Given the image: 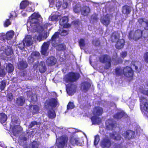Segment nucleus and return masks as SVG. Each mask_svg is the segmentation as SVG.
<instances>
[{"label":"nucleus","mask_w":148,"mask_h":148,"mask_svg":"<svg viewBox=\"0 0 148 148\" xmlns=\"http://www.w3.org/2000/svg\"><path fill=\"white\" fill-rule=\"evenodd\" d=\"M13 98V96L11 93H9L8 94L7 100L8 101H11Z\"/></svg>","instance_id":"4d7b16f0"},{"label":"nucleus","mask_w":148,"mask_h":148,"mask_svg":"<svg viewBox=\"0 0 148 148\" xmlns=\"http://www.w3.org/2000/svg\"><path fill=\"white\" fill-rule=\"evenodd\" d=\"M5 34L4 33H0V39H2L4 40L5 38Z\"/></svg>","instance_id":"69168bd1"},{"label":"nucleus","mask_w":148,"mask_h":148,"mask_svg":"<svg viewBox=\"0 0 148 148\" xmlns=\"http://www.w3.org/2000/svg\"><path fill=\"white\" fill-rule=\"evenodd\" d=\"M68 18L67 17L64 16L62 18L60 19L59 21V23L61 25L63 26L66 23H67L68 22Z\"/></svg>","instance_id":"c9c22d12"},{"label":"nucleus","mask_w":148,"mask_h":148,"mask_svg":"<svg viewBox=\"0 0 148 148\" xmlns=\"http://www.w3.org/2000/svg\"><path fill=\"white\" fill-rule=\"evenodd\" d=\"M90 9L89 7L87 6H84L81 8V14L84 16L88 15L90 12Z\"/></svg>","instance_id":"bb28decb"},{"label":"nucleus","mask_w":148,"mask_h":148,"mask_svg":"<svg viewBox=\"0 0 148 148\" xmlns=\"http://www.w3.org/2000/svg\"><path fill=\"white\" fill-rule=\"evenodd\" d=\"M90 86V84L87 82H83L81 84V87L85 93L87 92Z\"/></svg>","instance_id":"4be33fe9"},{"label":"nucleus","mask_w":148,"mask_h":148,"mask_svg":"<svg viewBox=\"0 0 148 148\" xmlns=\"http://www.w3.org/2000/svg\"><path fill=\"white\" fill-rule=\"evenodd\" d=\"M14 35V32L13 30H10L8 32L5 34V38L7 40L11 39Z\"/></svg>","instance_id":"2f4dec72"},{"label":"nucleus","mask_w":148,"mask_h":148,"mask_svg":"<svg viewBox=\"0 0 148 148\" xmlns=\"http://www.w3.org/2000/svg\"><path fill=\"white\" fill-rule=\"evenodd\" d=\"M38 148V144L37 141H34L32 143V148Z\"/></svg>","instance_id":"13d9d810"},{"label":"nucleus","mask_w":148,"mask_h":148,"mask_svg":"<svg viewBox=\"0 0 148 148\" xmlns=\"http://www.w3.org/2000/svg\"><path fill=\"white\" fill-rule=\"evenodd\" d=\"M7 119V116L4 113H0V122L3 123L5 122Z\"/></svg>","instance_id":"72a5a7b5"},{"label":"nucleus","mask_w":148,"mask_h":148,"mask_svg":"<svg viewBox=\"0 0 148 148\" xmlns=\"http://www.w3.org/2000/svg\"><path fill=\"white\" fill-rule=\"evenodd\" d=\"M74 107L73 103L71 102H69L67 106V109L68 110L72 109Z\"/></svg>","instance_id":"3c124183"},{"label":"nucleus","mask_w":148,"mask_h":148,"mask_svg":"<svg viewBox=\"0 0 148 148\" xmlns=\"http://www.w3.org/2000/svg\"><path fill=\"white\" fill-rule=\"evenodd\" d=\"M81 8L80 6H78L77 5H75L73 7V11L75 13H78L79 11H81Z\"/></svg>","instance_id":"a18cd8bd"},{"label":"nucleus","mask_w":148,"mask_h":148,"mask_svg":"<svg viewBox=\"0 0 148 148\" xmlns=\"http://www.w3.org/2000/svg\"><path fill=\"white\" fill-rule=\"evenodd\" d=\"M39 70L41 73H43L46 71V68L45 66H43V65H42L39 67Z\"/></svg>","instance_id":"8fccbe9b"},{"label":"nucleus","mask_w":148,"mask_h":148,"mask_svg":"<svg viewBox=\"0 0 148 148\" xmlns=\"http://www.w3.org/2000/svg\"><path fill=\"white\" fill-rule=\"evenodd\" d=\"M113 116L114 119L117 120L121 119L123 117L124 118L128 117L127 114L123 111L117 112Z\"/></svg>","instance_id":"2eb2a0df"},{"label":"nucleus","mask_w":148,"mask_h":148,"mask_svg":"<svg viewBox=\"0 0 148 148\" xmlns=\"http://www.w3.org/2000/svg\"><path fill=\"white\" fill-rule=\"evenodd\" d=\"M100 21L103 25L107 27L110 23V18L108 14H106L103 17H101Z\"/></svg>","instance_id":"4468645a"},{"label":"nucleus","mask_w":148,"mask_h":148,"mask_svg":"<svg viewBox=\"0 0 148 148\" xmlns=\"http://www.w3.org/2000/svg\"><path fill=\"white\" fill-rule=\"evenodd\" d=\"M144 18H139L138 20V22L139 23L140 26L143 27L145 29L148 30V21L147 20L144 21Z\"/></svg>","instance_id":"f3484780"},{"label":"nucleus","mask_w":148,"mask_h":148,"mask_svg":"<svg viewBox=\"0 0 148 148\" xmlns=\"http://www.w3.org/2000/svg\"><path fill=\"white\" fill-rule=\"evenodd\" d=\"M70 142L71 144L73 146L75 145H78L80 143L77 138L74 136L71 137Z\"/></svg>","instance_id":"7c9ffc66"},{"label":"nucleus","mask_w":148,"mask_h":148,"mask_svg":"<svg viewBox=\"0 0 148 148\" xmlns=\"http://www.w3.org/2000/svg\"><path fill=\"white\" fill-rule=\"evenodd\" d=\"M33 57L36 60L39 58L40 57V54L38 52L36 51H33L30 55Z\"/></svg>","instance_id":"4c0bfd02"},{"label":"nucleus","mask_w":148,"mask_h":148,"mask_svg":"<svg viewBox=\"0 0 148 148\" xmlns=\"http://www.w3.org/2000/svg\"><path fill=\"white\" fill-rule=\"evenodd\" d=\"M123 145L122 143H114L113 145V148H123Z\"/></svg>","instance_id":"49530a36"},{"label":"nucleus","mask_w":148,"mask_h":148,"mask_svg":"<svg viewBox=\"0 0 148 148\" xmlns=\"http://www.w3.org/2000/svg\"><path fill=\"white\" fill-rule=\"evenodd\" d=\"M17 15L15 12H12L10 13V16H9L10 18L13 17H16L17 16Z\"/></svg>","instance_id":"680f3d73"},{"label":"nucleus","mask_w":148,"mask_h":148,"mask_svg":"<svg viewBox=\"0 0 148 148\" xmlns=\"http://www.w3.org/2000/svg\"><path fill=\"white\" fill-rule=\"evenodd\" d=\"M123 60H122L121 58H118V60H117V61L114 64L116 65L119 64V63H123Z\"/></svg>","instance_id":"e2e57ef3"},{"label":"nucleus","mask_w":148,"mask_h":148,"mask_svg":"<svg viewBox=\"0 0 148 148\" xmlns=\"http://www.w3.org/2000/svg\"><path fill=\"white\" fill-rule=\"evenodd\" d=\"M92 124L94 125H99L101 123V119L96 116H93L90 118Z\"/></svg>","instance_id":"412c9836"},{"label":"nucleus","mask_w":148,"mask_h":148,"mask_svg":"<svg viewBox=\"0 0 148 148\" xmlns=\"http://www.w3.org/2000/svg\"><path fill=\"white\" fill-rule=\"evenodd\" d=\"M40 17V15L38 13H34L31 15L29 18L30 24L32 26H37L39 23L38 19Z\"/></svg>","instance_id":"423d86ee"},{"label":"nucleus","mask_w":148,"mask_h":148,"mask_svg":"<svg viewBox=\"0 0 148 148\" xmlns=\"http://www.w3.org/2000/svg\"><path fill=\"white\" fill-rule=\"evenodd\" d=\"M30 107L31 112L33 115L37 114L38 113L39 108L38 106L36 105H31Z\"/></svg>","instance_id":"cd10ccee"},{"label":"nucleus","mask_w":148,"mask_h":148,"mask_svg":"<svg viewBox=\"0 0 148 148\" xmlns=\"http://www.w3.org/2000/svg\"><path fill=\"white\" fill-rule=\"evenodd\" d=\"M11 24V22L10 21L9 19H7L5 21L3 26L5 27H7Z\"/></svg>","instance_id":"de8ad7c7"},{"label":"nucleus","mask_w":148,"mask_h":148,"mask_svg":"<svg viewBox=\"0 0 148 148\" xmlns=\"http://www.w3.org/2000/svg\"><path fill=\"white\" fill-rule=\"evenodd\" d=\"M60 33L58 32H55L52 36L51 39L47 42H44L41 47V52L42 55H45L47 53L50 42L52 46L56 47V49L58 51H64L66 50V45L63 44H58L56 39L59 38Z\"/></svg>","instance_id":"f257e3e1"},{"label":"nucleus","mask_w":148,"mask_h":148,"mask_svg":"<svg viewBox=\"0 0 148 148\" xmlns=\"http://www.w3.org/2000/svg\"><path fill=\"white\" fill-rule=\"evenodd\" d=\"M56 62V59L54 57L51 56L48 58L46 60V62L47 65L51 66L55 65Z\"/></svg>","instance_id":"b1692460"},{"label":"nucleus","mask_w":148,"mask_h":148,"mask_svg":"<svg viewBox=\"0 0 148 148\" xmlns=\"http://www.w3.org/2000/svg\"><path fill=\"white\" fill-rule=\"evenodd\" d=\"M140 103L143 105V110L148 112V101L147 99L143 97H141L140 99Z\"/></svg>","instance_id":"a211bd4d"},{"label":"nucleus","mask_w":148,"mask_h":148,"mask_svg":"<svg viewBox=\"0 0 148 148\" xmlns=\"http://www.w3.org/2000/svg\"><path fill=\"white\" fill-rule=\"evenodd\" d=\"M110 138L115 141H119L122 138L121 134L115 131L109 133Z\"/></svg>","instance_id":"f8f14e48"},{"label":"nucleus","mask_w":148,"mask_h":148,"mask_svg":"<svg viewBox=\"0 0 148 148\" xmlns=\"http://www.w3.org/2000/svg\"><path fill=\"white\" fill-rule=\"evenodd\" d=\"M4 52L5 54L7 56H10L12 54L13 51L11 48L7 47L5 49Z\"/></svg>","instance_id":"e433bc0d"},{"label":"nucleus","mask_w":148,"mask_h":148,"mask_svg":"<svg viewBox=\"0 0 148 148\" xmlns=\"http://www.w3.org/2000/svg\"><path fill=\"white\" fill-rule=\"evenodd\" d=\"M127 52L126 51H122L120 53V56L123 58H124L127 56Z\"/></svg>","instance_id":"bf43d9fd"},{"label":"nucleus","mask_w":148,"mask_h":148,"mask_svg":"<svg viewBox=\"0 0 148 148\" xmlns=\"http://www.w3.org/2000/svg\"><path fill=\"white\" fill-rule=\"evenodd\" d=\"M20 140L23 141H26L27 140V138L25 136H23L20 138Z\"/></svg>","instance_id":"774afa93"},{"label":"nucleus","mask_w":148,"mask_h":148,"mask_svg":"<svg viewBox=\"0 0 148 148\" xmlns=\"http://www.w3.org/2000/svg\"><path fill=\"white\" fill-rule=\"evenodd\" d=\"M6 85V83L4 81L2 80L0 81V90L1 91L4 90Z\"/></svg>","instance_id":"79ce46f5"},{"label":"nucleus","mask_w":148,"mask_h":148,"mask_svg":"<svg viewBox=\"0 0 148 148\" xmlns=\"http://www.w3.org/2000/svg\"><path fill=\"white\" fill-rule=\"evenodd\" d=\"M99 60L101 63H106L104 67L105 69H108L111 67L112 59L108 55L103 54L100 56L99 57Z\"/></svg>","instance_id":"f03ea898"},{"label":"nucleus","mask_w":148,"mask_h":148,"mask_svg":"<svg viewBox=\"0 0 148 148\" xmlns=\"http://www.w3.org/2000/svg\"><path fill=\"white\" fill-rule=\"evenodd\" d=\"M92 43L96 46H99L100 45V41L98 39H95L92 41Z\"/></svg>","instance_id":"09e8293b"},{"label":"nucleus","mask_w":148,"mask_h":148,"mask_svg":"<svg viewBox=\"0 0 148 148\" xmlns=\"http://www.w3.org/2000/svg\"><path fill=\"white\" fill-rule=\"evenodd\" d=\"M47 115L48 117L51 119L55 118L56 116L55 111L51 109L49 110L48 111Z\"/></svg>","instance_id":"473e14b6"},{"label":"nucleus","mask_w":148,"mask_h":148,"mask_svg":"<svg viewBox=\"0 0 148 148\" xmlns=\"http://www.w3.org/2000/svg\"><path fill=\"white\" fill-rule=\"evenodd\" d=\"M120 35L116 32L115 31L112 33L110 37V40L112 42H116L119 39Z\"/></svg>","instance_id":"393cba45"},{"label":"nucleus","mask_w":148,"mask_h":148,"mask_svg":"<svg viewBox=\"0 0 148 148\" xmlns=\"http://www.w3.org/2000/svg\"><path fill=\"white\" fill-rule=\"evenodd\" d=\"M61 141L57 144L58 148H63L67 142L68 138L66 136H62L60 138Z\"/></svg>","instance_id":"ddd939ff"},{"label":"nucleus","mask_w":148,"mask_h":148,"mask_svg":"<svg viewBox=\"0 0 148 148\" xmlns=\"http://www.w3.org/2000/svg\"><path fill=\"white\" fill-rule=\"evenodd\" d=\"M79 45L81 49H84L85 45V41L84 39L81 38L78 42Z\"/></svg>","instance_id":"ea45409f"},{"label":"nucleus","mask_w":148,"mask_h":148,"mask_svg":"<svg viewBox=\"0 0 148 148\" xmlns=\"http://www.w3.org/2000/svg\"><path fill=\"white\" fill-rule=\"evenodd\" d=\"M60 33L59 35H60L61 36H65L68 34V31L65 30H63L62 32Z\"/></svg>","instance_id":"6e6d98bb"},{"label":"nucleus","mask_w":148,"mask_h":148,"mask_svg":"<svg viewBox=\"0 0 148 148\" xmlns=\"http://www.w3.org/2000/svg\"><path fill=\"white\" fill-rule=\"evenodd\" d=\"M115 73L117 76H121L123 75V69L120 67H117L115 69Z\"/></svg>","instance_id":"f704fd0d"},{"label":"nucleus","mask_w":148,"mask_h":148,"mask_svg":"<svg viewBox=\"0 0 148 148\" xmlns=\"http://www.w3.org/2000/svg\"><path fill=\"white\" fill-rule=\"evenodd\" d=\"M14 69L13 65L11 63H9L6 67V70L8 73H11L12 72Z\"/></svg>","instance_id":"58836bf2"},{"label":"nucleus","mask_w":148,"mask_h":148,"mask_svg":"<svg viewBox=\"0 0 148 148\" xmlns=\"http://www.w3.org/2000/svg\"><path fill=\"white\" fill-rule=\"evenodd\" d=\"M58 15H51L49 17V20L52 21H56L58 19Z\"/></svg>","instance_id":"a19ab883"},{"label":"nucleus","mask_w":148,"mask_h":148,"mask_svg":"<svg viewBox=\"0 0 148 148\" xmlns=\"http://www.w3.org/2000/svg\"><path fill=\"white\" fill-rule=\"evenodd\" d=\"M28 64L25 61L21 60L18 63V69L20 70H23L28 67Z\"/></svg>","instance_id":"a878e982"},{"label":"nucleus","mask_w":148,"mask_h":148,"mask_svg":"<svg viewBox=\"0 0 148 148\" xmlns=\"http://www.w3.org/2000/svg\"><path fill=\"white\" fill-rule=\"evenodd\" d=\"M6 73L4 70L3 69H0V76L3 77L5 76Z\"/></svg>","instance_id":"052dcab7"},{"label":"nucleus","mask_w":148,"mask_h":148,"mask_svg":"<svg viewBox=\"0 0 148 148\" xmlns=\"http://www.w3.org/2000/svg\"><path fill=\"white\" fill-rule=\"evenodd\" d=\"M79 73L73 72H69L66 74L64 77V81L66 83L74 82L77 81L80 77Z\"/></svg>","instance_id":"20e7f679"},{"label":"nucleus","mask_w":148,"mask_h":148,"mask_svg":"<svg viewBox=\"0 0 148 148\" xmlns=\"http://www.w3.org/2000/svg\"><path fill=\"white\" fill-rule=\"evenodd\" d=\"M19 132L20 131L19 130L16 131L14 130V129H13L12 133L13 135L15 136H17Z\"/></svg>","instance_id":"0e129e2a"},{"label":"nucleus","mask_w":148,"mask_h":148,"mask_svg":"<svg viewBox=\"0 0 148 148\" xmlns=\"http://www.w3.org/2000/svg\"><path fill=\"white\" fill-rule=\"evenodd\" d=\"M25 46V44L24 42H21L18 45V47L21 50L24 49Z\"/></svg>","instance_id":"603ef678"},{"label":"nucleus","mask_w":148,"mask_h":148,"mask_svg":"<svg viewBox=\"0 0 148 148\" xmlns=\"http://www.w3.org/2000/svg\"><path fill=\"white\" fill-rule=\"evenodd\" d=\"M104 138L101 141V146L103 148H109L112 145L111 140L108 138Z\"/></svg>","instance_id":"9d476101"},{"label":"nucleus","mask_w":148,"mask_h":148,"mask_svg":"<svg viewBox=\"0 0 148 148\" xmlns=\"http://www.w3.org/2000/svg\"><path fill=\"white\" fill-rule=\"evenodd\" d=\"M92 113L97 116H101L103 113V108L99 106H95L93 108Z\"/></svg>","instance_id":"aec40b11"},{"label":"nucleus","mask_w":148,"mask_h":148,"mask_svg":"<svg viewBox=\"0 0 148 148\" xmlns=\"http://www.w3.org/2000/svg\"><path fill=\"white\" fill-rule=\"evenodd\" d=\"M47 103L48 106L55 108L58 105V102L57 99L54 98H52L46 101Z\"/></svg>","instance_id":"6ab92c4d"},{"label":"nucleus","mask_w":148,"mask_h":148,"mask_svg":"<svg viewBox=\"0 0 148 148\" xmlns=\"http://www.w3.org/2000/svg\"><path fill=\"white\" fill-rule=\"evenodd\" d=\"M131 7L127 5H125L122 8V12L124 14L128 15L131 12Z\"/></svg>","instance_id":"5701e85b"},{"label":"nucleus","mask_w":148,"mask_h":148,"mask_svg":"<svg viewBox=\"0 0 148 148\" xmlns=\"http://www.w3.org/2000/svg\"><path fill=\"white\" fill-rule=\"evenodd\" d=\"M25 102V99L23 96H20L16 100V103L18 106H22Z\"/></svg>","instance_id":"c85d7f7f"},{"label":"nucleus","mask_w":148,"mask_h":148,"mask_svg":"<svg viewBox=\"0 0 148 148\" xmlns=\"http://www.w3.org/2000/svg\"><path fill=\"white\" fill-rule=\"evenodd\" d=\"M105 125L106 129L109 130H112L116 127V123L112 119H108L106 122Z\"/></svg>","instance_id":"6e6552de"},{"label":"nucleus","mask_w":148,"mask_h":148,"mask_svg":"<svg viewBox=\"0 0 148 148\" xmlns=\"http://www.w3.org/2000/svg\"><path fill=\"white\" fill-rule=\"evenodd\" d=\"M100 138L99 136L98 135H96L95 137V139L94 142V145L95 146L97 145L99 141Z\"/></svg>","instance_id":"c03bdc74"},{"label":"nucleus","mask_w":148,"mask_h":148,"mask_svg":"<svg viewBox=\"0 0 148 148\" xmlns=\"http://www.w3.org/2000/svg\"><path fill=\"white\" fill-rule=\"evenodd\" d=\"M29 4V1L27 0L22 1L20 3V8L21 9H24L28 6Z\"/></svg>","instance_id":"c756f323"},{"label":"nucleus","mask_w":148,"mask_h":148,"mask_svg":"<svg viewBox=\"0 0 148 148\" xmlns=\"http://www.w3.org/2000/svg\"><path fill=\"white\" fill-rule=\"evenodd\" d=\"M133 31H130L128 38L130 40H134L136 41L141 38L143 36V31L140 29H137L135 30L133 34Z\"/></svg>","instance_id":"7ed1b4c3"},{"label":"nucleus","mask_w":148,"mask_h":148,"mask_svg":"<svg viewBox=\"0 0 148 148\" xmlns=\"http://www.w3.org/2000/svg\"><path fill=\"white\" fill-rule=\"evenodd\" d=\"M131 65L134 67L135 71L136 73H139L141 71L142 66L141 63L139 61L137 60L132 61Z\"/></svg>","instance_id":"0eeeda50"},{"label":"nucleus","mask_w":148,"mask_h":148,"mask_svg":"<svg viewBox=\"0 0 148 148\" xmlns=\"http://www.w3.org/2000/svg\"><path fill=\"white\" fill-rule=\"evenodd\" d=\"M135 132L132 130H128L125 131L123 134V136L126 140H130L134 137Z\"/></svg>","instance_id":"9b49d317"},{"label":"nucleus","mask_w":148,"mask_h":148,"mask_svg":"<svg viewBox=\"0 0 148 148\" xmlns=\"http://www.w3.org/2000/svg\"><path fill=\"white\" fill-rule=\"evenodd\" d=\"M76 88V85L74 84L71 83L66 85V90L67 93L70 95H72L75 92Z\"/></svg>","instance_id":"1a4fd4ad"},{"label":"nucleus","mask_w":148,"mask_h":148,"mask_svg":"<svg viewBox=\"0 0 148 148\" xmlns=\"http://www.w3.org/2000/svg\"><path fill=\"white\" fill-rule=\"evenodd\" d=\"M143 58L145 62L148 63V52H146L144 55Z\"/></svg>","instance_id":"5fc2aeb1"},{"label":"nucleus","mask_w":148,"mask_h":148,"mask_svg":"<svg viewBox=\"0 0 148 148\" xmlns=\"http://www.w3.org/2000/svg\"><path fill=\"white\" fill-rule=\"evenodd\" d=\"M142 93L143 95L148 97V90H143Z\"/></svg>","instance_id":"338daca9"},{"label":"nucleus","mask_w":148,"mask_h":148,"mask_svg":"<svg viewBox=\"0 0 148 148\" xmlns=\"http://www.w3.org/2000/svg\"><path fill=\"white\" fill-rule=\"evenodd\" d=\"M123 75L131 80L133 79L134 71L131 67L127 66L123 68Z\"/></svg>","instance_id":"39448f33"},{"label":"nucleus","mask_w":148,"mask_h":148,"mask_svg":"<svg viewBox=\"0 0 148 148\" xmlns=\"http://www.w3.org/2000/svg\"><path fill=\"white\" fill-rule=\"evenodd\" d=\"M38 124V123L36 121H32L29 125V128H32L35 125H37Z\"/></svg>","instance_id":"864d4df0"},{"label":"nucleus","mask_w":148,"mask_h":148,"mask_svg":"<svg viewBox=\"0 0 148 148\" xmlns=\"http://www.w3.org/2000/svg\"><path fill=\"white\" fill-rule=\"evenodd\" d=\"M35 60H36L31 55L27 58V61L29 64H32Z\"/></svg>","instance_id":"37998d69"},{"label":"nucleus","mask_w":148,"mask_h":148,"mask_svg":"<svg viewBox=\"0 0 148 148\" xmlns=\"http://www.w3.org/2000/svg\"><path fill=\"white\" fill-rule=\"evenodd\" d=\"M125 44V39L123 38L119 39L116 42L115 47L116 49H121L123 47Z\"/></svg>","instance_id":"dca6fc26"}]
</instances>
